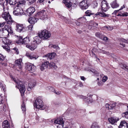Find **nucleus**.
Returning <instances> with one entry per match:
<instances>
[{
	"mask_svg": "<svg viewBox=\"0 0 128 128\" xmlns=\"http://www.w3.org/2000/svg\"><path fill=\"white\" fill-rule=\"evenodd\" d=\"M0 7L2 9V17L6 21V23L8 24H11L13 22V20L7 8L4 7V3L2 2L0 3Z\"/></svg>",
	"mask_w": 128,
	"mask_h": 128,
	"instance_id": "obj_1",
	"label": "nucleus"
},
{
	"mask_svg": "<svg viewBox=\"0 0 128 128\" xmlns=\"http://www.w3.org/2000/svg\"><path fill=\"white\" fill-rule=\"evenodd\" d=\"M42 39L40 35L39 36H36L33 38L31 42V46L27 45L26 46L31 50H34L36 48L37 45L40 43Z\"/></svg>",
	"mask_w": 128,
	"mask_h": 128,
	"instance_id": "obj_2",
	"label": "nucleus"
},
{
	"mask_svg": "<svg viewBox=\"0 0 128 128\" xmlns=\"http://www.w3.org/2000/svg\"><path fill=\"white\" fill-rule=\"evenodd\" d=\"M34 108L37 109H40L41 110H45V111L48 109V107L46 106L43 105V102L40 97L37 98L35 101L34 105Z\"/></svg>",
	"mask_w": 128,
	"mask_h": 128,
	"instance_id": "obj_3",
	"label": "nucleus"
},
{
	"mask_svg": "<svg viewBox=\"0 0 128 128\" xmlns=\"http://www.w3.org/2000/svg\"><path fill=\"white\" fill-rule=\"evenodd\" d=\"M10 78L12 79L13 80L16 82L17 86H16V87L18 88L19 90L21 93L22 96H24V92L26 90V89L25 86L22 84V82L18 80H16L12 76H10Z\"/></svg>",
	"mask_w": 128,
	"mask_h": 128,
	"instance_id": "obj_4",
	"label": "nucleus"
},
{
	"mask_svg": "<svg viewBox=\"0 0 128 128\" xmlns=\"http://www.w3.org/2000/svg\"><path fill=\"white\" fill-rule=\"evenodd\" d=\"M39 35L42 39L44 40H46L49 38L51 36L50 32L46 30H41Z\"/></svg>",
	"mask_w": 128,
	"mask_h": 128,
	"instance_id": "obj_5",
	"label": "nucleus"
},
{
	"mask_svg": "<svg viewBox=\"0 0 128 128\" xmlns=\"http://www.w3.org/2000/svg\"><path fill=\"white\" fill-rule=\"evenodd\" d=\"M36 16L38 17L41 19L47 20L48 19L46 15V12L44 10H42L38 12L36 15Z\"/></svg>",
	"mask_w": 128,
	"mask_h": 128,
	"instance_id": "obj_6",
	"label": "nucleus"
},
{
	"mask_svg": "<svg viewBox=\"0 0 128 128\" xmlns=\"http://www.w3.org/2000/svg\"><path fill=\"white\" fill-rule=\"evenodd\" d=\"M23 13L22 9L18 6H16L14 8V10L13 12L14 14L18 16L22 15Z\"/></svg>",
	"mask_w": 128,
	"mask_h": 128,
	"instance_id": "obj_7",
	"label": "nucleus"
},
{
	"mask_svg": "<svg viewBox=\"0 0 128 128\" xmlns=\"http://www.w3.org/2000/svg\"><path fill=\"white\" fill-rule=\"evenodd\" d=\"M79 5L80 8L82 10H85L87 9L88 6L87 0H84L80 2Z\"/></svg>",
	"mask_w": 128,
	"mask_h": 128,
	"instance_id": "obj_8",
	"label": "nucleus"
},
{
	"mask_svg": "<svg viewBox=\"0 0 128 128\" xmlns=\"http://www.w3.org/2000/svg\"><path fill=\"white\" fill-rule=\"evenodd\" d=\"M101 6L102 9L101 10H102L104 12L107 11L109 8L108 4L105 0L102 1L101 4Z\"/></svg>",
	"mask_w": 128,
	"mask_h": 128,
	"instance_id": "obj_9",
	"label": "nucleus"
},
{
	"mask_svg": "<svg viewBox=\"0 0 128 128\" xmlns=\"http://www.w3.org/2000/svg\"><path fill=\"white\" fill-rule=\"evenodd\" d=\"M27 69L31 72H34L36 69V67L34 64L29 63L27 65Z\"/></svg>",
	"mask_w": 128,
	"mask_h": 128,
	"instance_id": "obj_10",
	"label": "nucleus"
},
{
	"mask_svg": "<svg viewBox=\"0 0 128 128\" xmlns=\"http://www.w3.org/2000/svg\"><path fill=\"white\" fill-rule=\"evenodd\" d=\"M16 30L18 32H24L25 30V26L21 24H17Z\"/></svg>",
	"mask_w": 128,
	"mask_h": 128,
	"instance_id": "obj_11",
	"label": "nucleus"
},
{
	"mask_svg": "<svg viewBox=\"0 0 128 128\" xmlns=\"http://www.w3.org/2000/svg\"><path fill=\"white\" fill-rule=\"evenodd\" d=\"M49 64L50 63L47 61H45L43 62L40 66V68L41 70L42 71L44 70L48 67Z\"/></svg>",
	"mask_w": 128,
	"mask_h": 128,
	"instance_id": "obj_12",
	"label": "nucleus"
},
{
	"mask_svg": "<svg viewBox=\"0 0 128 128\" xmlns=\"http://www.w3.org/2000/svg\"><path fill=\"white\" fill-rule=\"evenodd\" d=\"M109 122L111 124L115 125L117 122L119 120V118L116 117H112L108 119Z\"/></svg>",
	"mask_w": 128,
	"mask_h": 128,
	"instance_id": "obj_13",
	"label": "nucleus"
},
{
	"mask_svg": "<svg viewBox=\"0 0 128 128\" xmlns=\"http://www.w3.org/2000/svg\"><path fill=\"white\" fill-rule=\"evenodd\" d=\"M30 40L29 39V37H26L23 39V40L22 42V44H25L26 45V48L28 47L26 46L28 45L29 46H31V43H29Z\"/></svg>",
	"mask_w": 128,
	"mask_h": 128,
	"instance_id": "obj_14",
	"label": "nucleus"
},
{
	"mask_svg": "<svg viewBox=\"0 0 128 128\" xmlns=\"http://www.w3.org/2000/svg\"><path fill=\"white\" fill-rule=\"evenodd\" d=\"M100 9H99L98 11L100 12H98L96 14H95L96 16L99 15L100 16L104 18L109 16V14H106L105 13L103 12V11L102 10V12H101L100 11Z\"/></svg>",
	"mask_w": 128,
	"mask_h": 128,
	"instance_id": "obj_15",
	"label": "nucleus"
},
{
	"mask_svg": "<svg viewBox=\"0 0 128 128\" xmlns=\"http://www.w3.org/2000/svg\"><path fill=\"white\" fill-rule=\"evenodd\" d=\"M35 11V9L34 7H30L29 8L26 10V12H27V14L29 16H30L32 15Z\"/></svg>",
	"mask_w": 128,
	"mask_h": 128,
	"instance_id": "obj_16",
	"label": "nucleus"
},
{
	"mask_svg": "<svg viewBox=\"0 0 128 128\" xmlns=\"http://www.w3.org/2000/svg\"><path fill=\"white\" fill-rule=\"evenodd\" d=\"M54 123L58 124V125H64V122L63 119L61 118L60 117L55 120L54 121Z\"/></svg>",
	"mask_w": 128,
	"mask_h": 128,
	"instance_id": "obj_17",
	"label": "nucleus"
},
{
	"mask_svg": "<svg viewBox=\"0 0 128 128\" xmlns=\"http://www.w3.org/2000/svg\"><path fill=\"white\" fill-rule=\"evenodd\" d=\"M119 128H128V124L125 121H122L120 122Z\"/></svg>",
	"mask_w": 128,
	"mask_h": 128,
	"instance_id": "obj_18",
	"label": "nucleus"
},
{
	"mask_svg": "<svg viewBox=\"0 0 128 128\" xmlns=\"http://www.w3.org/2000/svg\"><path fill=\"white\" fill-rule=\"evenodd\" d=\"M15 62L17 65L18 66L20 70L22 69V59L20 58L18 60L15 61Z\"/></svg>",
	"mask_w": 128,
	"mask_h": 128,
	"instance_id": "obj_19",
	"label": "nucleus"
},
{
	"mask_svg": "<svg viewBox=\"0 0 128 128\" xmlns=\"http://www.w3.org/2000/svg\"><path fill=\"white\" fill-rule=\"evenodd\" d=\"M36 85V83L34 82L32 83V82L29 83L28 85V86L27 88V90L28 91H30L32 90V88L35 86Z\"/></svg>",
	"mask_w": 128,
	"mask_h": 128,
	"instance_id": "obj_20",
	"label": "nucleus"
},
{
	"mask_svg": "<svg viewBox=\"0 0 128 128\" xmlns=\"http://www.w3.org/2000/svg\"><path fill=\"white\" fill-rule=\"evenodd\" d=\"M4 30H7L10 34H12L13 33V31L11 26L8 25H6L4 28Z\"/></svg>",
	"mask_w": 128,
	"mask_h": 128,
	"instance_id": "obj_21",
	"label": "nucleus"
},
{
	"mask_svg": "<svg viewBox=\"0 0 128 128\" xmlns=\"http://www.w3.org/2000/svg\"><path fill=\"white\" fill-rule=\"evenodd\" d=\"M38 20L37 18H36L34 17H32L29 18L28 21L30 24H34Z\"/></svg>",
	"mask_w": 128,
	"mask_h": 128,
	"instance_id": "obj_22",
	"label": "nucleus"
},
{
	"mask_svg": "<svg viewBox=\"0 0 128 128\" xmlns=\"http://www.w3.org/2000/svg\"><path fill=\"white\" fill-rule=\"evenodd\" d=\"M56 55V54L54 52L50 53L46 55L45 56L48 58L51 59L54 58Z\"/></svg>",
	"mask_w": 128,
	"mask_h": 128,
	"instance_id": "obj_23",
	"label": "nucleus"
},
{
	"mask_svg": "<svg viewBox=\"0 0 128 128\" xmlns=\"http://www.w3.org/2000/svg\"><path fill=\"white\" fill-rule=\"evenodd\" d=\"M2 127L3 128H10V125L8 121L7 120L4 121L2 124Z\"/></svg>",
	"mask_w": 128,
	"mask_h": 128,
	"instance_id": "obj_24",
	"label": "nucleus"
},
{
	"mask_svg": "<svg viewBox=\"0 0 128 128\" xmlns=\"http://www.w3.org/2000/svg\"><path fill=\"white\" fill-rule=\"evenodd\" d=\"M26 55L28 58L31 59H34L35 60H36L38 57V56H36L34 55H32L28 54H26Z\"/></svg>",
	"mask_w": 128,
	"mask_h": 128,
	"instance_id": "obj_25",
	"label": "nucleus"
},
{
	"mask_svg": "<svg viewBox=\"0 0 128 128\" xmlns=\"http://www.w3.org/2000/svg\"><path fill=\"white\" fill-rule=\"evenodd\" d=\"M110 4L112 7L113 8H117L119 6L118 4L117 3L116 0L112 2Z\"/></svg>",
	"mask_w": 128,
	"mask_h": 128,
	"instance_id": "obj_26",
	"label": "nucleus"
},
{
	"mask_svg": "<svg viewBox=\"0 0 128 128\" xmlns=\"http://www.w3.org/2000/svg\"><path fill=\"white\" fill-rule=\"evenodd\" d=\"M2 42L5 44L8 45L12 43L11 40L8 38L4 39Z\"/></svg>",
	"mask_w": 128,
	"mask_h": 128,
	"instance_id": "obj_27",
	"label": "nucleus"
},
{
	"mask_svg": "<svg viewBox=\"0 0 128 128\" xmlns=\"http://www.w3.org/2000/svg\"><path fill=\"white\" fill-rule=\"evenodd\" d=\"M117 16L121 17L127 16H128V13L127 12H120Z\"/></svg>",
	"mask_w": 128,
	"mask_h": 128,
	"instance_id": "obj_28",
	"label": "nucleus"
},
{
	"mask_svg": "<svg viewBox=\"0 0 128 128\" xmlns=\"http://www.w3.org/2000/svg\"><path fill=\"white\" fill-rule=\"evenodd\" d=\"M1 30L2 31V32L3 33L5 38H6L8 37L10 33L8 32L7 30H4V28L1 29Z\"/></svg>",
	"mask_w": 128,
	"mask_h": 128,
	"instance_id": "obj_29",
	"label": "nucleus"
},
{
	"mask_svg": "<svg viewBox=\"0 0 128 128\" xmlns=\"http://www.w3.org/2000/svg\"><path fill=\"white\" fill-rule=\"evenodd\" d=\"M120 66L125 70L128 72V66H126V65L121 64L120 65Z\"/></svg>",
	"mask_w": 128,
	"mask_h": 128,
	"instance_id": "obj_30",
	"label": "nucleus"
},
{
	"mask_svg": "<svg viewBox=\"0 0 128 128\" xmlns=\"http://www.w3.org/2000/svg\"><path fill=\"white\" fill-rule=\"evenodd\" d=\"M63 2L64 4L68 8H70L71 6L69 2H67V0H63Z\"/></svg>",
	"mask_w": 128,
	"mask_h": 128,
	"instance_id": "obj_31",
	"label": "nucleus"
},
{
	"mask_svg": "<svg viewBox=\"0 0 128 128\" xmlns=\"http://www.w3.org/2000/svg\"><path fill=\"white\" fill-rule=\"evenodd\" d=\"M49 66L50 67H53L55 69H56L58 68L56 64L52 62H50V63Z\"/></svg>",
	"mask_w": 128,
	"mask_h": 128,
	"instance_id": "obj_32",
	"label": "nucleus"
},
{
	"mask_svg": "<svg viewBox=\"0 0 128 128\" xmlns=\"http://www.w3.org/2000/svg\"><path fill=\"white\" fill-rule=\"evenodd\" d=\"M49 47H51L52 48L56 49V50H59L60 49V48L58 45L52 44L49 45Z\"/></svg>",
	"mask_w": 128,
	"mask_h": 128,
	"instance_id": "obj_33",
	"label": "nucleus"
},
{
	"mask_svg": "<svg viewBox=\"0 0 128 128\" xmlns=\"http://www.w3.org/2000/svg\"><path fill=\"white\" fill-rule=\"evenodd\" d=\"M23 40V39L22 37L21 36H20L19 37L18 40L16 41V43L20 44H22V42Z\"/></svg>",
	"mask_w": 128,
	"mask_h": 128,
	"instance_id": "obj_34",
	"label": "nucleus"
},
{
	"mask_svg": "<svg viewBox=\"0 0 128 128\" xmlns=\"http://www.w3.org/2000/svg\"><path fill=\"white\" fill-rule=\"evenodd\" d=\"M21 109L24 112L26 110V108L25 106V103L24 100L23 101L22 104L21 105Z\"/></svg>",
	"mask_w": 128,
	"mask_h": 128,
	"instance_id": "obj_35",
	"label": "nucleus"
},
{
	"mask_svg": "<svg viewBox=\"0 0 128 128\" xmlns=\"http://www.w3.org/2000/svg\"><path fill=\"white\" fill-rule=\"evenodd\" d=\"M90 128H100V127L96 123L94 122Z\"/></svg>",
	"mask_w": 128,
	"mask_h": 128,
	"instance_id": "obj_36",
	"label": "nucleus"
},
{
	"mask_svg": "<svg viewBox=\"0 0 128 128\" xmlns=\"http://www.w3.org/2000/svg\"><path fill=\"white\" fill-rule=\"evenodd\" d=\"M2 46L4 49L7 51L9 52L10 50L9 49V45L5 44L4 45H2Z\"/></svg>",
	"mask_w": 128,
	"mask_h": 128,
	"instance_id": "obj_37",
	"label": "nucleus"
},
{
	"mask_svg": "<svg viewBox=\"0 0 128 128\" xmlns=\"http://www.w3.org/2000/svg\"><path fill=\"white\" fill-rule=\"evenodd\" d=\"M95 35L96 36L101 39H102V38L103 35L99 32H96L95 34Z\"/></svg>",
	"mask_w": 128,
	"mask_h": 128,
	"instance_id": "obj_38",
	"label": "nucleus"
},
{
	"mask_svg": "<svg viewBox=\"0 0 128 128\" xmlns=\"http://www.w3.org/2000/svg\"><path fill=\"white\" fill-rule=\"evenodd\" d=\"M33 26L32 25H30L28 26L26 28V30L29 31H31L32 30Z\"/></svg>",
	"mask_w": 128,
	"mask_h": 128,
	"instance_id": "obj_39",
	"label": "nucleus"
},
{
	"mask_svg": "<svg viewBox=\"0 0 128 128\" xmlns=\"http://www.w3.org/2000/svg\"><path fill=\"white\" fill-rule=\"evenodd\" d=\"M53 89L52 88H50V90L51 91H52L54 93L57 95H59L60 94L61 92H56V91L54 90V88L53 87Z\"/></svg>",
	"mask_w": 128,
	"mask_h": 128,
	"instance_id": "obj_40",
	"label": "nucleus"
},
{
	"mask_svg": "<svg viewBox=\"0 0 128 128\" xmlns=\"http://www.w3.org/2000/svg\"><path fill=\"white\" fill-rule=\"evenodd\" d=\"M87 16H90L91 15H92L93 14L91 12V11L90 10H88L85 12Z\"/></svg>",
	"mask_w": 128,
	"mask_h": 128,
	"instance_id": "obj_41",
	"label": "nucleus"
},
{
	"mask_svg": "<svg viewBox=\"0 0 128 128\" xmlns=\"http://www.w3.org/2000/svg\"><path fill=\"white\" fill-rule=\"evenodd\" d=\"M104 28L105 29H106L108 30H111L113 29L112 27L109 26H104Z\"/></svg>",
	"mask_w": 128,
	"mask_h": 128,
	"instance_id": "obj_42",
	"label": "nucleus"
},
{
	"mask_svg": "<svg viewBox=\"0 0 128 128\" xmlns=\"http://www.w3.org/2000/svg\"><path fill=\"white\" fill-rule=\"evenodd\" d=\"M90 22H92L91 24H92L93 27L95 28H97L98 26V24L96 22H92V21H91Z\"/></svg>",
	"mask_w": 128,
	"mask_h": 128,
	"instance_id": "obj_43",
	"label": "nucleus"
},
{
	"mask_svg": "<svg viewBox=\"0 0 128 128\" xmlns=\"http://www.w3.org/2000/svg\"><path fill=\"white\" fill-rule=\"evenodd\" d=\"M122 116L126 118H128V112H126L122 113Z\"/></svg>",
	"mask_w": 128,
	"mask_h": 128,
	"instance_id": "obj_44",
	"label": "nucleus"
},
{
	"mask_svg": "<svg viewBox=\"0 0 128 128\" xmlns=\"http://www.w3.org/2000/svg\"><path fill=\"white\" fill-rule=\"evenodd\" d=\"M110 105V110H112L116 106V103L115 102H113L112 104H111Z\"/></svg>",
	"mask_w": 128,
	"mask_h": 128,
	"instance_id": "obj_45",
	"label": "nucleus"
},
{
	"mask_svg": "<svg viewBox=\"0 0 128 128\" xmlns=\"http://www.w3.org/2000/svg\"><path fill=\"white\" fill-rule=\"evenodd\" d=\"M16 0H10L9 3L10 5L15 4H16Z\"/></svg>",
	"mask_w": 128,
	"mask_h": 128,
	"instance_id": "obj_46",
	"label": "nucleus"
},
{
	"mask_svg": "<svg viewBox=\"0 0 128 128\" xmlns=\"http://www.w3.org/2000/svg\"><path fill=\"white\" fill-rule=\"evenodd\" d=\"M0 88L2 89V90L4 91V92L5 91L6 86L5 84H2L0 86Z\"/></svg>",
	"mask_w": 128,
	"mask_h": 128,
	"instance_id": "obj_47",
	"label": "nucleus"
},
{
	"mask_svg": "<svg viewBox=\"0 0 128 128\" xmlns=\"http://www.w3.org/2000/svg\"><path fill=\"white\" fill-rule=\"evenodd\" d=\"M4 56L1 54H0V61L2 62L4 59Z\"/></svg>",
	"mask_w": 128,
	"mask_h": 128,
	"instance_id": "obj_48",
	"label": "nucleus"
},
{
	"mask_svg": "<svg viewBox=\"0 0 128 128\" xmlns=\"http://www.w3.org/2000/svg\"><path fill=\"white\" fill-rule=\"evenodd\" d=\"M92 22H90V24L88 26V28L89 29L93 30L95 28L93 27L92 24H91Z\"/></svg>",
	"mask_w": 128,
	"mask_h": 128,
	"instance_id": "obj_49",
	"label": "nucleus"
},
{
	"mask_svg": "<svg viewBox=\"0 0 128 128\" xmlns=\"http://www.w3.org/2000/svg\"><path fill=\"white\" fill-rule=\"evenodd\" d=\"M6 22H0V28L3 27L6 24Z\"/></svg>",
	"mask_w": 128,
	"mask_h": 128,
	"instance_id": "obj_50",
	"label": "nucleus"
},
{
	"mask_svg": "<svg viewBox=\"0 0 128 128\" xmlns=\"http://www.w3.org/2000/svg\"><path fill=\"white\" fill-rule=\"evenodd\" d=\"M102 39L105 42H107L108 40V38L105 36H102Z\"/></svg>",
	"mask_w": 128,
	"mask_h": 128,
	"instance_id": "obj_51",
	"label": "nucleus"
},
{
	"mask_svg": "<svg viewBox=\"0 0 128 128\" xmlns=\"http://www.w3.org/2000/svg\"><path fill=\"white\" fill-rule=\"evenodd\" d=\"M108 78L107 76H104L102 78V81L103 82H105L108 79Z\"/></svg>",
	"mask_w": 128,
	"mask_h": 128,
	"instance_id": "obj_52",
	"label": "nucleus"
},
{
	"mask_svg": "<svg viewBox=\"0 0 128 128\" xmlns=\"http://www.w3.org/2000/svg\"><path fill=\"white\" fill-rule=\"evenodd\" d=\"M0 38H5L3 33L2 32V30L1 29L0 31Z\"/></svg>",
	"mask_w": 128,
	"mask_h": 128,
	"instance_id": "obj_53",
	"label": "nucleus"
},
{
	"mask_svg": "<svg viewBox=\"0 0 128 128\" xmlns=\"http://www.w3.org/2000/svg\"><path fill=\"white\" fill-rule=\"evenodd\" d=\"M63 125L59 124L57 126V128H68L67 127H63Z\"/></svg>",
	"mask_w": 128,
	"mask_h": 128,
	"instance_id": "obj_54",
	"label": "nucleus"
},
{
	"mask_svg": "<svg viewBox=\"0 0 128 128\" xmlns=\"http://www.w3.org/2000/svg\"><path fill=\"white\" fill-rule=\"evenodd\" d=\"M100 52L104 54H109V52H106V51L103 50H101Z\"/></svg>",
	"mask_w": 128,
	"mask_h": 128,
	"instance_id": "obj_55",
	"label": "nucleus"
},
{
	"mask_svg": "<svg viewBox=\"0 0 128 128\" xmlns=\"http://www.w3.org/2000/svg\"><path fill=\"white\" fill-rule=\"evenodd\" d=\"M3 101L2 99V96L0 95V104H2Z\"/></svg>",
	"mask_w": 128,
	"mask_h": 128,
	"instance_id": "obj_56",
	"label": "nucleus"
},
{
	"mask_svg": "<svg viewBox=\"0 0 128 128\" xmlns=\"http://www.w3.org/2000/svg\"><path fill=\"white\" fill-rule=\"evenodd\" d=\"M50 88H52V89L53 88V87L52 86H47L46 88V89L47 90H50Z\"/></svg>",
	"mask_w": 128,
	"mask_h": 128,
	"instance_id": "obj_57",
	"label": "nucleus"
},
{
	"mask_svg": "<svg viewBox=\"0 0 128 128\" xmlns=\"http://www.w3.org/2000/svg\"><path fill=\"white\" fill-rule=\"evenodd\" d=\"M25 3V2L24 0L20 1L19 2V4H24Z\"/></svg>",
	"mask_w": 128,
	"mask_h": 128,
	"instance_id": "obj_58",
	"label": "nucleus"
},
{
	"mask_svg": "<svg viewBox=\"0 0 128 128\" xmlns=\"http://www.w3.org/2000/svg\"><path fill=\"white\" fill-rule=\"evenodd\" d=\"M93 73L94 74H95V75L96 76H99V73L98 72H96V71H94L93 72Z\"/></svg>",
	"mask_w": 128,
	"mask_h": 128,
	"instance_id": "obj_59",
	"label": "nucleus"
},
{
	"mask_svg": "<svg viewBox=\"0 0 128 128\" xmlns=\"http://www.w3.org/2000/svg\"><path fill=\"white\" fill-rule=\"evenodd\" d=\"M110 104H107L106 105V108H108V109L110 110Z\"/></svg>",
	"mask_w": 128,
	"mask_h": 128,
	"instance_id": "obj_60",
	"label": "nucleus"
},
{
	"mask_svg": "<svg viewBox=\"0 0 128 128\" xmlns=\"http://www.w3.org/2000/svg\"><path fill=\"white\" fill-rule=\"evenodd\" d=\"M121 40L122 42L125 43H126L127 41V40H126L124 38L122 39Z\"/></svg>",
	"mask_w": 128,
	"mask_h": 128,
	"instance_id": "obj_61",
	"label": "nucleus"
},
{
	"mask_svg": "<svg viewBox=\"0 0 128 128\" xmlns=\"http://www.w3.org/2000/svg\"><path fill=\"white\" fill-rule=\"evenodd\" d=\"M98 84L99 86H102V82H98Z\"/></svg>",
	"mask_w": 128,
	"mask_h": 128,
	"instance_id": "obj_62",
	"label": "nucleus"
},
{
	"mask_svg": "<svg viewBox=\"0 0 128 128\" xmlns=\"http://www.w3.org/2000/svg\"><path fill=\"white\" fill-rule=\"evenodd\" d=\"M76 24V25L78 26H80V22H79L77 21H76V22H75Z\"/></svg>",
	"mask_w": 128,
	"mask_h": 128,
	"instance_id": "obj_63",
	"label": "nucleus"
},
{
	"mask_svg": "<svg viewBox=\"0 0 128 128\" xmlns=\"http://www.w3.org/2000/svg\"><path fill=\"white\" fill-rule=\"evenodd\" d=\"M94 4L95 5V6L94 7H96L97 6L98 4V3L96 2H94Z\"/></svg>",
	"mask_w": 128,
	"mask_h": 128,
	"instance_id": "obj_64",
	"label": "nucleus"
}]
</instances>
